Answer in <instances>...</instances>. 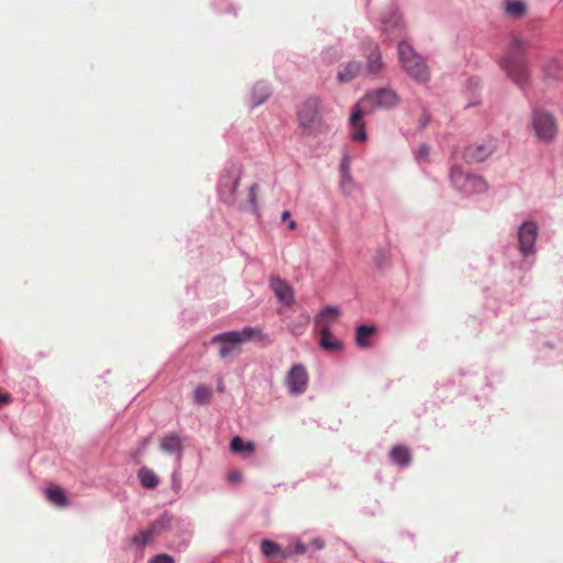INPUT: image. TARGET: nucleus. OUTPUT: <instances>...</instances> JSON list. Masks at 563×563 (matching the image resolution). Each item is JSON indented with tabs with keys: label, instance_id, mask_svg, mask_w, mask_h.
I'll use <instances>...</instances> for the list:
<instances>
[{
	"label": "nucleus",
	"instance_id": "f257e3e1",
	"mask_svg": "<svg viewBox=\"0 0 563 563\" xmlns=\"http://www.w3.org/2000/svg\"><path fill=\"white\" fill-rule=\"evenodd\" d=\"M399 98L397 93L389 88H380L366 93L354 107L350 117L351 137L354 141L364 142L367 134L364 130L362 118L380 108H391L397 106Z\"/></svg>",
	"mask_w": 563,
	"mask_h": 563
},
{
	"label": "nucleus",
	"instance_id": "f03ea898",
	"mask_svg": "<svg viewBox=\"0 0 563 563\" xmlns=\"http://www.w3.org/2000/svg\"><path fill=\"white\" fill-rule=\"evenodd\" d=\"M520 38H514L505 54L499 58V67L517 86L523 88L529 81L528 58Z\"/></svg>",
	"mask_w": 563,
	"mask_h": 563
},
{
	"label": "nucleus",
	"instance_id": "7ed1b4c3",
	"mask_svg": "<svg viewBox=\"0 0 563 563\" xmlns=\"http://www.w3.org/2000/svg\"><path fill=\"white\" fill-rule=\"evenodd\" d=\"M450 180L454 189L464 196L484 194L488 189V185L482 176L464 170L456 165L451 167Z\"/></svg>",
	"mask_w": 563,
	"mask_h": 563
},
{
	"label": "nucleus",
	"instance_id": "20e7f679",
	"mask_svg": "<svg viewBox=\"0 0 563 563\" xmlns=\"http://www.w3.org/2000/svg\"><path fill=\"white\" fill-rule=\"evenodd\" d=\"M261 330L257 328L245 327L239 331H228L212 338L211 342L219 345V355L227 358L235 353L240 345L250 341Z\"/></svg>",
	"mask_w": 563,
	"mask_h": 563
},
{
	"label": "nucleus",
	"instance_id": "39448f33",
	"mask_svg": "<svg viewBox=\"0 0 563 563\" xmlns=\"http://www.w3.org/2000/svg\"><path fill=\"white\" fill-rule=\"evenodd\" d=\"M399 59L404 70L413 80L424 82L429 79L430 74L426 62L408 43L399 44Z\"/></svg>",
	"mask_w": 563,
	"mask_h": 563
},
{
	"label": "nucleus",
	"instance_id": "423d86ee",
	"mask_svg": "<svg viewBox=\"0 0 563 563\" xmlns=\"http://www.w3.org/2000/svg\"><path fill=\"white\" fill-rule=\"evenodd\" d=\"M241 175V166L235 163H229L221 172L218 183V195L229 206L234 205L236 201V189Z\"/></svg>",
	"mask_w": 563,
	"mask_h": 563
},
{
	"label": "nucleus",
	"instance_id": "0eeeda50",
	"mask_svg": "<svg viewBox=\"0 0 563 563\" xmlns=\"http://www.w3.org/2000/svg\"><path fill=\"white\" fill-rule=\"evenodd\" d=\"M320 107L321 99L312 96L306 99L298 110L299 126L308 134L317 133L322 126Z\"/></svg>",
	"mask_w": 563,
	"mask_h": 563
},
{
	"label": "nucleus",
	"instance_id": "6e6552de",
	"mask_svg": "<svg viewBox=\"0 0 563 563\" xmlns=\"http://www.w3.org/2000/svg\"><path fill=\"white\" fill-rule=\"evenodd\" d=\"M531 124L539 141L550 143L555 140L558 123L551 112L540 108L534 109L531 114Z\"/></svg>",
	"mask_w": 563,
	"mask_h": 563
},
{
	"label": "nucleus",
	"instance_id": "1a4fd4ad",
	"mask_svg": "<svg viewBox=\"0 0 563 563\" xmlns=\"http://www.w3.org/2000/svg\"><path fill=\"white\" fill-rule=\"evenodd\" d=\"M499 140L488 136L479 142L468 145L463 153V158L468 163H481L497 152Z\"/></svg>",
	"mask_w": 563,
	"mask_h": 563
},
{
	"label": "nucleus",
	"instance_id": "9d476101",
	"mask_svg": "<svg viewBox=\"0 0 563 563\" xmlns=\"http://www.w3.org/2000/svg\"><path fill=\"white\" fill-rule=\"evenodd\" d=\"M539 234V227L534 221H523L517 232L518 249L523 257L536 253V241Z\"/></svg>",
	"mask_w": 563,
	"mask_h": 563
},
{
	"label": "nucleus",
	"instance_id": "9b49d317",
	"mask_svg": "<svg viewBox=\"0 0 563 563\" xmlns=\"http://www.w3.org/2000/svg\"><path fill=\"white\" fill-rule=\"evenodd\" d=\"M308 380V372L302 364L291 366L285 378L289 394L295 396L302 395L307 390Z\"/></svg>",
	"mask_w": 563,
	"mask_h": 563
},
{
	"label": "nucleus",
	"instance_id": "f8f14e48",
	"mask_svg": "<svg viewBox=\"0 0 563 563\" xmlns=\"http://www.w3.org/2000/svg\"><path fill=\"white\" fill-rule=\"evenodd\" d=\"M269 286L279 302L288 307L294 303V289L285 279H282L278 276H272L269 278Z\"/></svg>",
	"mask_w": 563,
	"mask_h": 563
},
{
	"label": "nucleus",
	"instance_id": "ddd939ff",
	"mask_svg": "<svg viewBox=\"0 0 563 563\" xmlns=\"http://www.w3.org/2000/svg\"><path fill=\"white\" fill-rule=\"evenodd\" d=\"M341 311L338 307L327 306L314 317V327L318 332L331 331V327L339 318Z\"/></svg>",
	"mask_w": 563,
	"mask_h": 563
},
{
	"label": "nucleus",
	"instance_id": "4468645a",
	"mask_svg": "<svg viewBox=\"0 0 563 563\" xmlns=\"http://www.w3.org/2000/svg\"><path fill=\"white\" fill-rule=\"evenodd\" d=\"M382 31L388 37L396 36L402 27L400 13L396 9H390L380 16Z\"/></svg>",
	"mask_w": 563,
	"mask_h": 563
},
{
	"label": "nucleus",
	"instance_id": "2eb2a0df",
	"mask_svg": "<svg viewBox=\"0 0 563 563\" xmlns=\"http://www.w3.org/2000/svg\"><path fill=\"white\" fill-rule=\"evenodd\" d=\"M364 56L367 60L364 67L365 74L377 75L384 67L378 46L374 43H369L364 47Z\"/></svg>",
	"mask_w": 563,
	"mask_h": 563
},
{
	"label": "nucleus",
	"instance_id": "dca6fc26",
	"mask_svg": "<svg viewBox=\"0 0 563 563\" xmlns=\"http://www.w3.org/2000/svg\"><path fill=\"white\" fill-rule=\"evenodd\" d=\"M365 73L361 62L352 60L341 66L336 79L341 84H346Z\"/></svg>",
	"mask_w": 563,
	"mask_h": 563
},
{
	"label": "nucleus",
	"instance_id": "f3484780",
	"mask_svg": "<svg viewBox=\"0 0 563 563\" xmlns=\"http://www.w3.org/2000/svg\"><path fill=\"white\" fill-rule=\"evenodd\" d=\"M161 449L168 454H175L179 459L183 451V444L179 435L176 433L166 434L161 441Z\"/></svg>",
	"mask_w": 563,
	"mask_h": 563
},
{
	"label": "nucleus",
	"instance_id": "a211bd4d",
	"mask_svg": "<svg viewBox=\"0 0 563 563\" xmlns=\"http://www.w3.org/2000/svg\"><path fill=\"white\" fill-rule=\"evenodd\" d=\"M271 96V89L264 81L257 82L252 90L251 102L252 107H257L264 103Z\"/></svg>",
	"mask_w": 563,
	"mask_h": 563
},
{
	"label": "nucleus",
	"instance_id": "6ab92c4d",
	"mask_svg": "<svg viewBox=\"0 0 563 563\" xmlns=\"http://www.w3.org/2000/svg\"><path fill=\"white\" fill-rule=\"evenodd\" d=\"M173 517L164 512L156 520H154L150 526V530L154 537L159 536L161 533L168 531L172 527Z\"/></svg>",
	"mask_w": 563,
	"mask_h": 563
},
{
	"label": "nucleus",
	"instance_id": "aec40b11",
	"mask_svg": "<svg viewBox=\"0 0 563 563\" xmlns=\"http://www.w3.org/2000/svg\"><path fill=\"white\" fill-rule=\"evenodd\" d=\"M375 331H376L375 327L360 325L356 329V333H355L356 344L362 349L369 347L371 339H372L373 334L375 333Z\"/></svg>",
	"mask_w": 563,
	"mask_h": 563
},
{
	"label": "nucleus",
	"instance_id": "412c9836",
	"mask_svg": "<svg viewBox=\"0 0 563 563\" xmlns=\"http://www.w3.org/2000/svg\"><path fill=\"white\" fill-rule=\"evenodd\" d=\"M319 335H320V346L325 350V351H329V352H338L340 350H342L343 347V343L339 340H336L331 331H325V332H319Z\"/></svg>",
	"mask_w": 563,
	"mask_h": 563
},
{
	"label": "nucleus",
	"instance_id": "4be33fe9",
	"mask_svg": "<svg viewBox=\"0 0 563 563\" xmlns=\"http://www.w3.org/2000/svg\"><path fill=\"white\" fill-rule=\"evenodd\" d=\"M137 477L141 482V485L144 488L153 489L158 485V477L157 475L147 467H141L137 474Z\"/></svg>",
	"mask_w": 563,
	"mask_h": 563
},
{
	"label": "nucleus",
	"instance_id": "5701e85b",
	"mask_svg": "<svg viewBox=\"0 0 563 563\" xmlns=\"http://www.w3.org/2000/svg\"><path fill=\"white\" fill-rule=\"evenodd\" d=\"M45 495L52 504H54L58 507H64L67 505V497L65 495V492L60 487H57V486L48 487L45 490Z\"/></svg>",
	"mask_w": 563,
	"mask_h": 563
},
{
	"label": "nucleus",
	"instance_id": "b1692460",
	"mask_svg": "<svg viewBox=\"0 0 563 563\" xmlns=\"http://www.w3.org/2000/svg\"><path fill=\"white\" fill-rule=\"evenodd\" d=\"M230 448L234 453H245L247 455L253 454L255 451L254 442H244L240 437H234L231 440Z\"/></svg>",
	"mask_w": 563,
	"mask_h": 563
},
{
	"label": "nucleus",
	"instance_id": "393cba45",
	"mask_svg": "<svg viewBox=\"0 0 563 563\" xmlns=\"http://www.w3.org/2000/svg\"><path fill=\"white\" fill-rule=\"evenodd\" d=\"M390 457L400 466H407L410 463V452L407 448L401 445L393 448Z\"/></svg>",
	"mask_w": 563,
	"mask_h": 563
},
{
	"label": "nucleus",
	"instance_id": "a878e982",
	"mask_svg": "<svg viewBox=\"0 0 563 563\" xmlns=\"http://www.w3.org/2000/svg\"><path fill=\"white\" fill-rule=\"evenodd\" d=\"M526 3L521 0H509L506 2V13L512 18H520L526 12Z\"/></svg>",
	"mask_w": 563,
	"mask_h": 563
},
{
	"label": "nucleus",
	"instance_id": "bb28decb",
	"mask_svg": "<svg viewBox=\"0 0 563 563\" xmlns=\"http://www.w3.org/2000/svg\"><path fill=\"white\" fill-rule=\"evenodd\" d=\"M154 536L151 532L150 528H146L139 533H136L132 539V544L136 548H144L153 540Z\"/></svg>",
	"mask_w": 563,
	"mask_h": 563
},
{
	"label": "nucleus",
	"instance_id": "cd10ccee",
	"mask_svg": "<svg viewBox=\"0 0 563 563\" xmlns=\"http://www.w3.org/2000/svg\"><path fill=\"white\" fill-rule=\"evenodd\" d=\"M212 391L210 387L200 385L194 391V400L198 405L207 404L211 398Z\"/></svg>",
	"mask_w": 563,
	"mask_h": 563
},
{
	"label": "nucleus",
	"instance_id": "c85d7f7f",
	"mask_svg": "<svg viewBox=\"0 0 563 563\" xmlns=\"http://www.w3.org/2000/svg\"><path fill=\"white\" fill-rule=\"evenodd\" d=\"M261 550H262V553L268 558L275 556L278 553H280V551H282L279 544H277L271 540H267V539H265L261 542Z\"/></svg>",
	"mask_w": 563,
	"mask_h": 563
},
{
	"label": "nucleus",
	"instance_id": "c756f323",
	"mask_svg": "<svg viewBox=\"0 0 563 563\" xmlns=\"http://www.w3.org/2000/svg\"><path fill=\"white\" fill-rule=\"evenodd\" d=\"M355 183L351 174L341 175L340 190L343 195L350 196L354 191Z\"/></svg>",
	"mask_w": 563,
	"mask_h": 563
},
{
	"label": "nucleus",
	"instance_id": "7c9ffc66",
	"mask_svg": "<svg viewBox=\"0 0 563 563\" xmlns=\"http://www.w3.org/2000/svg\"><path fill=\"white\" fill-rule=\"evenodd\" d=\"M430 153V147L427 144H421L419 147L415 151V157L418 162L427 161Z\"/></svg>",
	"mask_w": 563,
	"mask_h": 563
},
{
	"label": "nucleus",
	"instance_id": "2f4dec72",
	"mask_svg": "<svg viewBox=\"0 0 563 563\" xmlns=\"http://www.w3.org/2000/svg\"><path fill=\"white\" fill-rule=\"evenodd\" d=\"M560 69V65L558 60H552L549 66L545 68V75L551 78H563V75H559L558 70Z\"/></svg>",
	"mask_w": 563,
	"mask_h": 563
},
{
	"label": "nucleus",
	"instance_id": "473e14b6",
	"mask_svg": "<svg viewBox=\"0 0 563 563\" xmlns=\"http://www.w3.org/2000/svg\"><path fill=\"white\" fill-rule=\"evenodd\" d=\"M148 563H175V560L169 554H157L148 560Z\"/></svg>",
	"mask_w": 563,
	"mask_h": 563
},
{
	"label": "nucleus",
	"instance_id": "72a5a7b5",
	"mask_svg": "<svg viewBox=\"0 0 563 563\" xmlns=\"http://www.w3.org/2000/svg\"><path fill=\"white\" fill-rule=\"evenodd\" d=\"M350 168H351V158L347 154H344V156L342 157L341 164H340L341 175L351 174Z\"/></svg>",
	"mask_w": 563,
	"mask_h": 563
},
{
	"label": "nucleus",
	"instance_id": "f704fd0d",
	"mask_svg": "<svg viewBox=\"0 0 563 563\" xmlns=\"http://www.w3.org/2000/svg\"><path fill=\"white\" fill-rule=\"evenodd\" d=\"M257 190H258V185L257 184H253L250 188H249V201L251 203V206L255 209L256 208V194H257Z\"/></svg>",
	"mask_w": 563,
	"mask_h": 563
},
{
	"label": "nucleus",
	"instance_id": "c9c22d12",
	"mask_svg": "<svg viewBox=\"0 0 563 563\" xmlns=\"http://www.w3.org/2000/svg\"><path fill=\"white\" fill-rule=\"evenodd\" d=\"M479 86H481V80L478 78L473 77V78L467 79V81H466V88L468 90H475Z\"/></svg>",
	"mask_w": 563,
	"mask_h": 563
},
{
	"label": "nucleus",
	"instance_id": "e433bc0d",
	"mask_svg": "<svg viewBox=\"0 0 563 563\" xmlns=\"http://www.w3.org/2000/svg\"><path fill=\"white\" fill-rule=\"evenodd\" d=\"M310 547L314 550H322L324 548V541L321 538H316L311 541Z\"/></svg>",
	"mask_w": 563,
	"mask_h": 563
},
{
	"label": "nucleus",
	"instance_id": "4c0bfd02",
	"mask_svg": "<svg viewBox=\"0 0 563 563\" xmlns=\"http://www.w3.org/2000/svg\"><path fill=\"white\" fill-rule=\"evenodd\" d=\"M242 478V475L239 471H232L228 474V479L232 483L240 482Z\"/></svg>",
	"mask_w": 563,
	"mask_h": 563
},
{
	"label": "nucleus",
	"instance_id": "58836bf2",
	"mask_svg": "<svg viewBox=\"0 0 563 563\" xmlns=\"http://www.w3.org/2000/svg\"><path fill=\"white\" fill-rule=\"evenodd\" d=\"M307 551V545H305L302 542H296L294 545V552L296 554H303Z\"/></svg>",
	"mask_w": 563,
	"mask_h": 563
},
{
	"label": "nucleus",
	"instance_id": "ea45409f",
	"mask_svg": "<svg viewBox=\"0 0 563 563\" xmlns=\"http://www.w3.org/2000/svg\"><path fill=\"white\" fill-rule=\"evenodd\" d=\"M429 121H430V118L428 115H423L419 121V129L420 130L424 129L428 125Z\"/></svg>",
	"mask_w": 563,
	"mask_h": 563
},
{
	"label": "nucleus",
	"instance_id": "a19ab883",
	"mask_svg": "<svg viewBox=\"0 0 563 563\" xmlns=\"http://www.w3.org/2000/svg\"><path fill=\"white\" fill-rule=\"evenodd\" d=\"M290 332L294 335H300L302 333V329L296 325H290Z\"/></svg>",
	"mask_w": 563,
	"mask_h": 563
},
{
	"label": "nucleus",
	"instance_id": "79ce46f5",
	"mask_svg": "<svg viewBox=\"0 0 563 563\" xmlns=\"http://www.w3.org/2000/svg\"><path fill=\"white\" fill-rule=\"evenodd\" d=\"M9 401V396L0 391V407Z\"/></svg>",
	"mask_w": 563,
	"mask_h": 563
},
{
	"label": "nucleus",
	"instance_id": "37998d69",
	"mask_svg": "<svg viewBox=\"0 0 563 563\" xmlns=\"http://www.w3.org/2000/svg\"><path fill=\"white\" fill-rule=\"evenodd\" d=\"M286 219H290V211H288V210H285V211L282 213V220H283V221H286Z\"/></svg>",
	"mask_w": 563,
	"mask_h": 563
},
{
	"label": "nucleus",
	"instance_id": "c03bdc74",
	"mask_svg": "<svg viewBox=\"0 0 563 563\" xmlns=\"http://www.w3.org/2000/svg\"><path fill=\"white\" fill-rule=\"evenodd\" d=\"M296 227H297L296 221H294V220H289V222H288V228H289L290 230H295V229H296Z\"/></svg>",
	"mask_w": 563,
	"mask_h": 563
},
{
	"label": "nucleus",
	"instance_id": "a18cd8bd",
	"mask_svg": "<svg viewBox=\"0 0 563 563\" xmlns=\"http://www.w3.org/2000/svg\"><path fill=\"white\" fill-rule=\"evenodd\" d=\"M478 103H479V100H477V99H476V100H474V101L470 102V103L467 104V107L475 106V104H478Z\"/></svg>",
	"mask_w": 563,
	"mask_h": 563
},
{
	"label": "nucleus",
	"instance_id": "49530a36",
	"mask_svg": "<svg viewBox=\"0 0 563 563\" xmlns=\"http://www.w3.org/2000/svg\"><path fill=\"white\" fill-rule=\"evenodd\" d=\"M308 322H309V316L305 314L303 316V323L307 324Z\"/></svg>",
	"mask_w": 563,
	"mask_h": 563
}]
</instances>
